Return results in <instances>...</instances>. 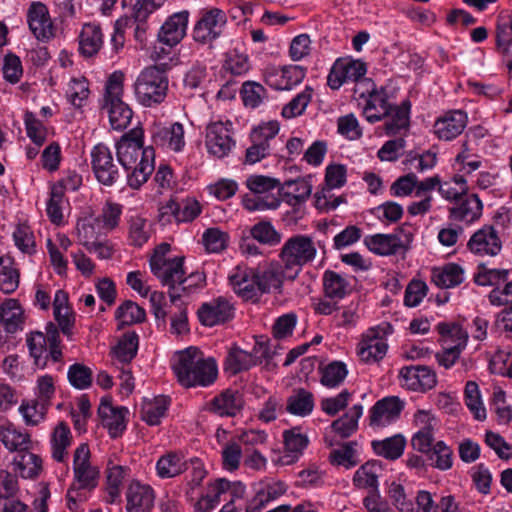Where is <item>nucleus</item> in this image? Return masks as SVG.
<instances>
[{"label": "nucleus", "mask_w": 512, "mask_h": 512, "mask_svg": "<svg viewBox=\"0 0 512 512\" xmlns=\"http://www.w3.org/2000/svg\"><path fill=\"white\" fill-rule=\"evenodd\" d=\"M172 368L184 387H207L216 380L218 374L216 361L206 357L196 347L176 352L172 358Z\"/></svg>", "instance_id": "f257e3e1"}, {"label": "nucleus", "mask_w": 512, "mask_h": 512, "mask_svg": "<svg viewBox=\"0 0 512 512\" xmlns=\"http://www.w3.org/2000/svg\"><path fill=\"white\" fill-rule=\"evenodd\" d=\"M91 453L88 444L81 443L73 454V480L66 494L67 505L76 511L97 487L99 470L91 464Z\"/></svg>", "instance_id": "f03ea898"}, {"label": "nucleus", "mask_w": 512, "mask_h": 512, "mask_svg": "<svg viewBox=\"0 0 512 512\" xmlns=\"http://www.w3.org/2000/svg\"><path fill=\"white\" fill-rule=\"evenodd\" d=\"M26 344L34 365L39 369L46 368L49 360L54 363L62 361L60 334L53 323L47 324L46 335L40 331L27 334Z\"/></svg>", "instance_id": "7ed1b4c3"}, {"label": "nucleus", "mask_w": 512, "mask_h": 512, "mask_svg": "<svg viewBox=\"0 0 512 512\" xmlns=\"http://www.w3.org/2000/svg\"><path fill=\"white\" fill-rule=\"evenodd\" d=\"M124 74L122 71H114L105 85V93L102 108L109 116V122L114 130H124L131 122L133 112L122 100Z\"/></svg>", "instance_id": "20e7f679"}, {"label": "nucleus", "mask_w": 512, "mask_h": 512, "mask_svg": "<svg viewBox=\"0 0 512 512\" xmlns=\"http://www.w3.org/2000/svg\"><path fill=\"white\" fill-rule=\"evenodd\" d=\"M248 189L252 192L243 197L242 203L246 210L265 211L275 210L281 204L278 188L280 181L264 175H251L246 180Z\"/></svg>", "instance_id": "39448f33"}, {"label": "nucleus", "mask_w": 512, "mask_h": 512, "mask_svg": "<svg viewBox=\"0 0 512 512\" xmlns=\"http://www.w3.org/2000/svg\"><path fill=\"white\" fill-rule=\"evenodd\" d=\"M168 90V78L156 66L145 68L134 83L136 99L145 107H152L164 101Z\"/></svg>", "instance_id": "423d86ee"}, {"label": "nucleus", "mask_w": 512, "mask_h": 512, "mask_svg": "<svg viewBox=\"0 0 512 512\" xmlns=\"http://www.w3.org/2000/svg\"><path fill=\"white\" fill-rule=\"evenodd\" d=\"M245 494L246 486L241 481L217 478L207 484L205 492L194 503V510L195 512H211L220 504L224 496H229L228 502L235 504V501L243 499Z\"/></svg>", "instance_id": "0eeeda50"}, {"label": "nucleus", "mask_w": 512, "mask_h": 512, "mask_svg": "<svg viewBox=\"0 0 512 512\" xmlns=\"http://www.w3.org/2000/svg\"><path fill=\"white\" fill-rule=\"evenodd\" d=\"M393 331V326L388 322L369 328L357 345L360 360L367 364L381 361L387 354V338Z\"/></svg>", "instance_id": "6e6552de"}, {"label": "nucleus", "mask_w": 512, "mask_h": 512, "mask_svg": "<svg viewBox=\"0 0 512 512\" xmlns=\"http://www.w3.org/2000/svg\"><path fill=\"white\" fill-rule=\"evenodd\" d=\"M95 217H85L77 222V237L89 253L110 256L116 252L115 245L104 236L107 234Z\"/></svg>", "instance_id": "1a4fd4ad"}, {"label": "nucleus", "mask_w": 512, "mask_h": 512, "mask_svg": "<svg viewBox=\"0 0 512 512\" xmlns=\"http://www.w3.org/2000/svg\"><path fill=\"white\" fill-rule=\"evenodd\" d=\"M290 259L280 258V261L273 262L269 269L258 270L254 273L260 294L269 292L271 289H279L285 278L293 279L299 271L298 268L294 269L293 266L300 267L310 258H292V261H289Z\"/></svg>", "instance_id": "9d476101"}, {"label": "nucleus", "mask_w": 512, "mask_h": 512, "mask_svg": "<svg viewBox=\"0 0 512 512\" xmlns=\"http://www.w3.org/2000/svg\"><path fill=\"white\" fill-rule=\"evenodd\" d=\"M359 87L365 89L360 93L363 100L362 113L369 123H377L389 114L390 103L384 87L377 88L371 79L365 78Z\"/></svg>", "instance_id": "9b49d317"}, {"label": "nucleus", "mask_w": 512, "mask_h": 512, "mask_svg": "<svg viewBox=\"0 0 512 512\" xmlns=\"http://www.w3.org/2000/svg\"><path fill=\"white\" fill-rule=\"evenodd\" d=\"M227 16L219 8L203 10L193 29V39L201 44H211L224 32Z\"/></svg>", "instance_id": "f8f14e48"}, {"label": "nucleus", "mask_w": 512, "mask_h": 512, "mask_svg": "<svg viewBox=\"0 0 512 512\" xmlns=\"http://www.w3.org/2000/svg\"><path fill=\"white\" fill-rule=\"evenodd\" d=\"M149 265L152 273L160 280L164 286H169L170 300L175 303L180 299L175 284L181 281L184 275L183 258H150Z\"/></svg>", "instance_id": "ddd939ff"}, {"label": "nucleus", "mask_w": 512, "mask_h": 512, "mask_svg": "<svg viewBox=\"0 0 512 512\" xmlns=\"http://www.w3.org/2000/svg\"><path fill=\"white\" fill-rule=\"evenodd\" d=\"M231 126L229 121H215L207 125L205 145L211 155L224 158L231 152L235 146Z\"/></svg>", "instance_id": "4468645a"}, {"label": "nucleus", "mask_w": 512, "mask_h": 512, "mask_svg": "<svg viewBox=\"0 0 512 512\" xmlns=\"http://www.w3.org/2000/svg\"><path fill=\"white\" fill-rule=\"evenodd\" d=\"M91 166L96 179L105 186H112L120 178L113 154L104 144H98L92 149Z\"/></svg>", "instance_id": "2eb2a0df"}, {"label": "nucleus", "mask_w": 512, "mask_h": 512, "mask_svg": "<svg viewBox=\"0 0 512 512\" xmlns=\"http://www.w3.org/2000/svg\"><path fill=\"white\" fill-rule=\"evenodd\" d=\"M234 315V305L224 296L204 302L197 311L199 322L206 327L222 325L233 319Z\"/></svg>", "instance_id": "dca6fc26"}, {"label": "nucleus", "mask_w": 512, "mask_h": 512, "mask_svg": "<svg viewBox=\"0 0 512 512\" xmlns=\"http://www.w3.org/2000/svg\"><path fill=\"white\" fill-rule=\"evenodd\" d=\"M405 401L398 396H386L378 400L369 411L370 426L384 428L400 419Z\"/></svg>", "instance_id": "f3484780"}, {"label": "nucleus", "mask_w": 512, "mask_h": 512, "mask_svg": "<svg viewBox=\"0 0 512 512\" xmlns=\"http://www.w3.org/2000/svg\"><path fill=\"white\" fill-rule=\"evenodd\" d=\"M283 440L284 450L272 458L273 464L277 466H288L297 462L309 444L307 435L298 427L285 430Z\"/></svg>", "instance_id": "a211bd4d"}, {"label": "nucleus", "mask_w": 512, "mask_h": 512, "mask_svg": "<svg viewBox=\"0 0 512 512\" xmlns=\"http://www.w3.org/2000/svg\"><path fill=\"white\" fill-rule=\"evenodd\" d=\"M146 152L147 147L143 146L142 129L130 130L116 143V155L122 168H131V165L144 157Z\"/></svg>", "instance_id": "6ab92c4d"}, {"label": "nucleus", "mask_w": 512, "mask_h": 512, "mask_svg": "<svg viewBox=\"0 0 512 512\" xmlns=\"http://www.w3.org/2000/svg\"><path fill=\"white\" fill-rule=\"evenodd\" d=\"M366 73V65L360 60L351 58H339L333 64L327 83L333 90L339 89L348 81H357Z\"/></svg>", "instance_id": "aec40b11"}, {"label": "nucleus", "mask_w": 512, "mask_h": 512, "mask_svg": "<svg viewBox=\"0 0 512 512\" xmlns=\"http://www.w3.org/2000/svg\"><path fill=\"white\" fill-rule=\"evenodd\" d=\"M401 387L417 392H425L432 389L436 383V374L427 366H405L398 375Z\"/></svg>", "instance_id": "412c9836"}, {"label": "nucleus", "mask_w": 512, "mask_h": 512, "mask_svg": "<svg viewBox=\"0 0 512 512\" xmlns=\"http://www.w3.org/2000/svg\"><path fill=\"white\" fill-rule=\"evenodd\" d=\"M98 415L103 427L108 430L112 438L123 434L127 427L129 410L124 406H115L112 401L103 398L98 407Z\"/></svg>", "instance_id": "4be33fe9"}, {"label": "nucleus", "mask_w": 512, "mask_h": 512, "mask_svg": "<svg viewBox=\"0 0 512 512\" xmlns=\"http://www.w3.org/2000/svg\"><path fill=\"white\" fill-rule=\"evenodd\" d=\"M468 123L463 110H450L440 116L433 125V132L439 140L451 141L462 134Z\"/></svg>", "instance_id": "5701e85b"}, {"label": "nucleus", "mask_w": 512, "mask_h": 512, "mask_svg": "<svg viewBox=\"0 0 512 512\" xmlns=\"http://www.w3.org/2000/svg\"><path fill=\"white\" fill-rule=\"evenodd\" d=\"M188 21L189 12L186 10L169 16L158 31V42L168 48L178 45L186 35Z\"/></svg>", "instance_id": "b1692460"}, {"label": "nucleus", "mask_w": 512, "mask_h": 512, "mask_svg": "<svg viewBox=\"0 0 512 512\" xmlns=\"http://www.w3.org/2000/svg\"><path fill=\"white\" fill-rule=\"evenodd\" d=\"M127 512H151L155 502L153 488L138 480L129 483L126 490Z\"/></svg>", "instance_id": "393cba45"}, {"label": "nucleus", "mask_w": 512, "mask_h": 512, "mask_svg": "<svg viewBox=\"0 0 512 512\" xmlns=\"http://www.w3.org/2000/svg\"><path fill=\"white\" fill-rule=\"evenodd\" d=\"M184 127L175 122L170 126L155 125L151 131L152 141L155 145L180 152L185 147Z\"/></svg>", "instance_id": "a878e982"}, {"label": "nucleus", "mask_w": 512, "mask_h": 512, "mask_svg": "<svg viewBox=\"0 0 512 512\" xmlns=\"http://www.w3.org/2000/svg\"><path fill=\"white\" fill-rule=\"evenodd\" d=\"M27 21L31 32L38 40L47 41L53 37V24L44 3L31 4L27 12Z\"/></svg>", "instance_id": "bb28decb"}, {"label": "nucleus", "mask_w": 512, "mask_h": 512, "mask_svg": "<svg viewBox=\"0 0 512 512\" xmlns=\"http://www.w3.org/2000/svg\"><path fill=\"white\" fill-rule=\"evenodd\" d=\"M468 247L474 254L496 256L501 251L502 242L493 226H484L471 236Z\"/></svg>", "instance_id": "cd10ccee"}, {"label": "nucleus", "mask_w": 512, "mask_h": 512, "mask_svg": "<svg viewBox=\"0 0 512 512\" xmlns=\"http://www.w3.org/2000/svg\"><path fill=\"white\" fill-rule=\"evenodd\" d=\"M155 151L153 147H147L146 155L135 161L131 168H123L126 173L127 184L132 189H139L146 183L154 171Z\"/></svg>", "instance_id": "c85d7f7f"}, {"label": "nucleus", "mask_w": 512, "mask_h": 512, "mask_svg": "<svg viewBox=\"0 0 512 512\" xmlns=\"http://www.w3.org/2000/svg\"><path fill=\"white\" fill-rule=\"evenodd\" d=\"M130 469L122 464L117 453H111L106 462L107 490L112 499L120 496L124 480L129 475Z\"/></svg>", "instance_id": "c756f323"}, {"label": "nucleus", "mask_w": 512, "mask_h": 512, "mask_svg": "<svg viewBox=\"0 0 512 512\" xmlns=\"http://www.w3.org/2000/svg\"><path fill=\"white\" fill-rule=\"evenodd\" d=\"M368 249L379 256L405 254L407 247L400 237L388 234H376L365 239Z\"/></svg>", "instance_id": "7c9ffc66"}, {"label": "nucleus", "mask_w": 512, "mask_h": 512, "mask_svg": "<svg viewBox=\"0 0 512 512\" xmlns=\"http://www.w3.org/2000/svg\"><path fill=\"white\" fill-rule=\"evenodd\" d=\"M104 43L103 33L100 25L86 23L82 26L79 34V52L85 58L95 56Z\"/></svg>", "instance_id": "2f4dec72"}, {"label": "nucleus", "mask_w": 512, "mask_h": 512, "mask_svg": "<svg viewBox=\"0 0 512 512\" xmlns=\"http://www.w3.org/2000/svg\"><path fill=\"white\" fill-rule=\"evenodd\" d=\"M14 472L23 479H36L43 471L42 458L25 450L17 453L13 459Z\"/></svg>", "instance_id": "473e14b6"}, {"label": "nucleus", "mask_w": 512, "mask_h": 512, "mask_svg": "<svg viewBox=\"0 0 512 512\" xmlns=\"http://www.w3.org/2000/svg\"><path fill=\"white\" fill-rule=\"evenodd\" d=\"M53 315L62 333L70 336L75 323V314L69 306L68 294L64 290H57L53 300Z\"/></svg>", "instance_id": "72a5a7b5"}, {"label": "nucleus", "mask_w": 512, "mask_h": 512, "mask_svg": "<svg viewBox=\"0 0 512 512\" xmlns=\"http://www.w3.org/2000/svg\"><path fill=\"white\" fill-rule=\"evenodd\" d=\"M436 329L440 334L442 347L458 349L463 351L468 342V332L459 324L454 322H440Z\"/></svg>", "instance_id": "f704fd0d"}, {"label": "nucleus", "mask_w": 512, "mask_h": 512, "mask_svg": "<svg viewBox=\"0 0 512 512\" xmlns=\"http://www.w3.org/2000/svg\"><path fill=\"white\" fill-rule=\"evenodd\" d=\"M162 210V214H171L177 223H189L200 215L202 209L197 200L187 198L180 202L169 200Z\"/></svg>", "instance_id": "c9c22d12"}, {"label": "nucleus", "mask_w": 512, "mask_h": 512, "mask_svg": "<svg viewBox=\"0 0 512 512\" xmlns=\"http://www.w3.org/2000/svg\"><path fill=\"white\" fill-rule=\"evenodd\" d=\"M279 196L282 195L290 206L304 203L312 192V185L304 178L289 180L278 188Z\"/></svg>", "instance_id": "e433bc0d"}, {"label": "nucleus", "mask_w": 512, "mask_h": 512, "mask_svg": "<svg viewBox=\"0 0 512 512\" xmlns=\"http://www.w3.org/2000/svg\"><path fill=\"white\" fill-rule=\"evenodd\" d=\"M483 204L477 194H472L458 205L449 209L452 220L470 224L478 220L482 215Z\"/></svg>", "instance_id": "4c0bfd02"}, {"label": "nucleus", "mask_w": 512, "mask_h": 512, "mask_svg": "<svg viewBox=\"0 0 512 512\" xmlns=\"http://www.w3.org/2000/svg\"><path fill=\"white\" fill-rule=\"evenodd\" d=\"M188 469V460L181 452H168L156 462V472L160 478H173Z\"/></svg>", "instance_id": "58836bf2"}, {"label": "nucleus", "mask_w": 512, "mask_h": 512, "mask_svg": "<svg viewBox=\"0 0 512 512\" xmlns=\"http://www.w3.org/2000/svg\"><path fill=\"white\" fill-rule=\"evenodd\" d=\"M152 235V225L144 217L134 214L127 219V241L133 247H142Z\"/></svg>", "instance_id": "ea45409f"}, {"label": "nucleus", "mask_w": 512, "mask_h": 512, "mask_svg": "<svg viewBox=\"0 0 512 512\" xmlns=\"http://www.w3.org/2000/svg\"><path fill=\"white\" fill-rule=\"evenodd\" d=\"M24 322L23 309L16 299H6L0 304V324L8 333L22 329Z\"/></svg>", "instance_id": "a19ab883"}, {"label": "nucleus", "mask_w": 512, "mask_h": 512, "mask_svg": "<svg viewBox=\"0 0 512 512\" xmlns=\"http://www.w3.org/2000/svg\"><path fill=\"white\" fill-rule=\"evenodd\" d=\"M432 282L440 288H453L465 280V273L462 267L450 263L443 267L433 268L431 272Z\"/></svg>", "instance_id": "79ce46f5"}, {"label": "nucleus", "mask_w": 512, "mask_h": 512, "mask_svg": "<svg viewBox=\"0 0 512 512\" xmlns=\"http://www.w3.org/2000/svg\"><path fill=\"white\" fill-rule=\"evenodd\" d=\"M72 434L65 422H59L50 437L52 458L57 462H64L67 458V450L71 445Z\"/></svg>", "instance_id": "37998d69"}, {"label": "nucleus", "mask_w": 512, "mask_h": 512, "mask_svg": "<svg viewBox=\"0 0 512 512\" xmlns=\"http://www.w3.org/2000/svg\"><path fill=\"white\" fill-rule=\"evenodd\" d=\"M170 401L164 395H158L151 399L145 398L141 407V418L148 425H158L166 415Z\"/></svg>", "instance_id": "c03bdc74"}, {"label": "nucleus", "mask_w": 512, "mask_h": 512, "mask_svg": "<svg viewBox=\"0 0 512 512\" xmlns=\"http://www.w3.org/2000/svg\"><path fill=\"white\" fill-rule=\"evenodd\" d=\"M258 362L259 357L255 353L234 347L226 356L224 369L231 374H237L256 366Z\"/></svg>", "instance_id": "a18cd8bd"}, {"label": "nucleus", "mask_w": 512, "mask_h": 512, "mask_svg": "<svg viewBox=\"0 0 512 512\" xmlns=\"http://www.w3.org/2000/svg\"><path fill=\"white\" fill-rule=\"evenodd\" d=\"M314 407V395L303 388L295 390L287 399V412L298 417L309 416Z\"/></svg>", "instance_id": "49530a36"}, {"label": "nucleus", "mask_w": 512, "mask_h": 512, "mask_svg": "<svg viewBox=\"0 0 512 512\" xmlns=\"http://www.w3.org/2000/svg\"><path fill=\"white\" fill-rule=\"evenodd\" d=\"M406 439L401 434H396L383 440L372 441L374 452L385 459L396 460L403 455Z\"/></svg>", "instance_id": "de8ad7c7"}, {"label": "nucleus", "mask_w": 512, "mask_h": 512, "mask_svg": "<svg viewBox=\"0 0 512 512\" xmlns=\"http://www.w3.org/2000/svg\"><path fill=\"white\" fill-rule=\"evenodd\" d=\"M363 414V407L360 404L352 406L342 417L331 424V429L341 438H348L356 432L358 421Z\"/></svg>", "instance_id": "09e8293b"}, {"label": "nucleus", "mask_w": 512, "mask_h": 512, "mask_svg": "<svg viewBox=\"0 0 512 512\" xmlns=\"http://www.w3.org/2000/svg\"><path fill=\"white\" fill-rule=\"evenodd\" d=\"M410 102L404 101L399 106L390 105V112L386 116L388 118L385 123V131L387 135H396L402 129H406L410 119Z\"/></svg>", "instance_id": "8fccbe9b"}, {"label": "nucleus", "mask_w": 512, "mask_h": 512, "mask_svg": "<svg viewBox=\"0 0 512 512\" xmlns=\"http://www.w3.org/2000/svg\"><path fill=\"white\" fill-rule=\"evenodd\" d=\"M464 402L473 418L477 421H484L487 418V410L482 400L478 384L468 381L464 389Z\"/></svg>", "instance_id": "3c124183"}, {"label": "nucleus", "mask_w": 512, "mask_h": 512, "mask_svg": "<svg viewBox=\"0 0 512 512\" xmlns=\"http://www.w3.org/2000/svg\"><path fill=\"white\" fill-rule=\"evenodd\" d=\"M242 407L241 397L237 392L226 390L214 397L211 409L220 416H234Z\"/></svg>", "instance_id": "603ef678"}, {"label": "nucleus", "mask_w": 512, "mask_h": 512, "mask_svg": "<svg viewBox=\"0 0 512 512\" xmlns=\"http://www.w3.org/2000/svg\"><path fill=\"white\" fill-rule=\"evenodd\" d=\"M323 288L326 297L330 299H343L351 291L348 280L334 271L324 273Z\"/></svg>", "instance_id": "864d4df0"}, {"label": "nucleus", "mask_w": 512, "mask_h": 512, "mask_svg": "<svg viewBox=\"0 0 512 512\" xmlns=\"http://www.w3.org/2000/svg\"><path fill=\"white\" fill-rule=\"evenodd\" d=\"M316 252L311 237L295 235L285 242L279 256H315Z\"/></svg>", "instance_id": "5fc2aeb1"}, {"label": "nucleus", "mask_w": 512, "mask_h": 512, "mask_svg": "<svg viewBox=\"0 0 512 512\" xmlns=\"http://www.w3.org/2000/svg\"><path fill=\"white\" fill-rule=\"evenodd\" d=\"M0 441L8 450L20 453L28 449L30 437L27 433L8 425L0 428Z\"/></svg>", "instance_id": "6e6d98bb"}, {"label": "nucleus", "mask_w": 512, "mask_h": 512, "mask_svg": "<svg viewBox=\"0 0 512 512\" xmlns=\"http://www.w3.org/2000/svg\"><path fill=\"white\" fill-rule=\"evenodd\" d=\"M382 467L378 461H368L363 464L354 474L353 483L358 488L378 487V477Z\"/></svg>", "instance_id": "4d7b16f0"}, {"label": "nucleus", "mask_w": 512, "mask_h": 512, "mask_svg": "<svg viewBox=\"0 0 512 512\" xmlns=\"http://www.w3.org/2000/svg\"><path fill=\"white\" fill-rule=\"evenodd\" d=\"M49 406L37 399L23 401L19 413L28 426H36L45 420Z\"/></svg>", "instance_id": "13d9d810"}, {"label": "nucleus", "mask_w": 512, "mask_h": 512, "mask_svg": "<svg viewBox=\"0 0 512 512\" xmlns=\"http://www.w3.org/2000/svg\"><path fill=\"white\" fill-rule=\"evenodd\" d=\"M145 317V310L131 300L123 302L115 311V319L119 326L141 323L145 320Z\"/></svg>", "instance_id": "bf43d9fd"}, {"label": "nucleus", "mask_w": 512, "mask_h": 512, "mask_svg": "<svg viewBox=\"0 0 512 512\" xmlns=\"http://www.w3.org/2000/svg\"><path fill=\"white\" fill-rule=\"evenodd\" d=\"M19 285V271L15 267L13 258H0V289L10 294Z\"/></svg>", "instance_id": "052dcab7"}, {"label": "nucleus", "mask_w": 512, "mask_h": 512, "mask_svg": "<svg viewBox=\"0 0 512 512\" xmlns=\"http://www.w3.org/2000/svg\"><path fill=\"white\" fill-rule=\"evenodd\" d=\"M348 369L345 363L333 361L321 369L320 382L327 388L338 387L347 377Z\"/></svg>", "instance_id": "680f3d73"}, {"label": "nucleus", "mask_w": 512, "mask_h": 512, "mask_svg": "<svg viewBox=\"0 0 512 512\" xmlns=\"http://www.w3.org/2000/svg\"><path fill=\"white\" fill-rule=\"evenodd\" d=\"M356 447V442H348L340 448L332 450L329 455L330 462L346 469L356 466L359 463Z\"/></svg>", "instance_id": "e2e57ef3"}, {"label": "nucleus", "mask_w": 512, "mask_h": 512, "mask_svg": "<svg viewBox=\"0 0 512 512\" xmlns=\"http://www.w3.org/2000/svg\"><path fill=\"white\" fill-rule=\"evenodd\" d=\"M427 454L434 468L441 471L452 468L453 451L444 441H437Z\"/></svg>", "instance_id": "0e129e2a"}, {"label": "nucleus", "mask_w": 512, "mask_h": 512, "mask_svg": "<svg viewBox=\"0 0 512 512\" xmlns=\"http://www.w3.org/2000/svg\"><path fill=\"white\" fill-rule=\"evenodd\" d=\"M229 235L217 227L208 228L202 235L206 252L219 254L228 246Z\"/></svg>", "instance_id": "69168bd1"}, {"label": "nucleus", "mask_w": 512, "mask_h": 512, "mask_svg": "<svg viewBox=\"0 0 512 512\" xmlns=\"http://www.w3.org/2000/svg\"><path fill=\"white\" fill-rule=\"evenodd\" d=\"M138 350V335L134 332L126 333L113 349V355L122 363L130 362Z\"/></svg>", "instance_id": "338daca9"}, {"label": "nucleus", "mask_w": 512, "mask_h": 512, "mask_svg": "<svg viewBox=\"0 0 512 512\" xmlns=\"http://www.w3.org/2000/svg\"><path fill=\"white\" fill-rule=\"evenodd\" d=\"M305 75L306 70L302 66L290 65L283 67L279 72V79L275 87L278 90H290L301 83Z\"/></svg>", "instance_id": "774afa93"}]
</instances>
